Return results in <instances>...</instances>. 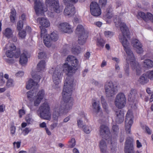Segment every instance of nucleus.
Wrapping results in <instances>:
<instances>
[{"mask_svg": "<svg viewBox=\"0 0 153 153\" xmlns=\"http://www.w3.org/2000/svg\"><path fill=\"white\" fill-rule=\"evenodd\" d=\"M117 27H120L122 33L120 34L119 39L120 42L123 46L126 54L124 56L126 63L124 67L125 73L128 75L129 73V66L130 64L133 70H135L137 75H139L141 73V69L138 63L136 61L132 51L130 48V34L128 28L125 23L119 20L118 22H115Z\"/></svg>", "mask_w": 153, "mask_h": 153, "instance_id": "f257e3e1", "label": "nucleus"}, {"mask_svg": "<svg viewBox=\"0 0 153 153\" xmlns=\"http://www.w3.org/2000/svg\"><path fill=\"white\" fill-rule=\"evenodd\" d=\"M74 85L73 79L68 76L65 81L62 93V100L59 106L55 105L53 109V117L54 119H57L59 116L66 114L72 109L73 102L71 96Z\"/></svg>", "mask_w": 153, "mask_h": 153, "instance_id": "f03ea898", "label": "nucleus"}, {"mask_svg": "<svg viewBox=\"0 0 153 153\" xmlns=\"http://www.w3.org/2000/svg\"><path fill=\"white\" fill-rule=\"evenodd\" d=\"M79 66L78 61L76 58L72 56H69L63 64H61L56 67L51 68L49 72L52 75V79L55 85L54 88L59 87V84L61 82L63 71L66 74L73 73L77 69Z\"/></svg>", "mask_w": 153, "mask_h": 153, "instance_id": "7ed1b4c3", "label": "nucleus"}, {"mask_svg": "<svg viewBox=\"0 0 153 153\" xmlns=\"http://www.w3.org/2000/svg\"><path fill=\"white\" fill-rule=\"evenodd\" d=\"M36 78H33L34 79H30L27 82L26 88L30 89L33 88V90L27 92V97L28 99L31 103H33L35 106H38L42 100L45 96L44 91L41 90L37 92V88L39 87L38 84L41 78L40 75H36Z\"/></svg>", "mask_w": 153, "mask_h": 153, "instance_id": "20e7f679", "label": "nucleus"}, {"mask_svg": "<svg viewBox=\"0 0 153 153\" xmlns=\"http://www.w3.org/2000/svg\"><path fill=\"white\" fill-rule=\"evenodd\" d=\"M45 2L48 9L47 13L49 16L53 17L54 12L59 13L62 11L63 8L59 6L58 0H46Z\"/></svg>", "mask_w": 153, "mask_h": 153, "instance_id": "39448f33", "label": "nucleus"}, {"mask_svg": "<svg viewBox=\"0 0 153 153\" xmlns=\"http://www.w3.org/2000/svg\"><path fill=\"white\" fill-rule=\"evenodd\" d=\"M38 115L41 118L50 120L51 118L50 108L48 103L45 102L40 105L37 112Z\"/></svg>", "mask_w": 153, "mask_h": 153, "instance_id": "423d86ee", "label": "nucleus"}, {"mask_svg": "<svg viewBox=\"0 0 153 153\" xmlns=\"http://www.w3.org/2000/svg\"><path fill=\"white\" fill-rule=\"evenodd\" d=\"M41 36L42 37H43L45 44L47 47L51 46V40L55 41L58 38V35L56 32H52L50 36L47 34L46 30L45 28L41 29Z\"/></svg>", "mask_w": 153, "mask_h": 153, "instance_id": "0eeeda50", "label": "nucleus"}, {"mask_svg": "<svg viewBox=\"0 0 153 153\" xmlns=\"http://www.w3.org/2000/svg\"><path fill=\"white\" fill-rule=\"evenodd\" d=\"M100 133L101 135L103 136L100 143H112L111 139L110 138L109 131L107 126L104 125H102L100 126Z\"/></svg>", "mask_w": 153, "mask_h": 153, "instance_id": "6e6552de", "label": "nucleus"}, {"mask_svg": "<svg viewBox=\"0 0 153 153\" xmlns=\"http://www.w3.org/2000/svg\"><path fill=\"white\" fill-rule=\"evenodd\" d=\"M16 46L14 45L11 43L10 42H8L5 45V47L4 48V50L6 51L5 54L7 57L10 58H12L14 56L16 58H17L19 56V52L17 53L16 55L15 54L16 52Z\"/></svg>", "mask_w": 153, "mask_h": 153, "instance_id": "1a4fd4ad", "label": "nucleus"}, {"mask_svg": "<svg viewBox=\"0 0 153 153\" xmlns=\"http://www.w3.org/2000/svg\"><path fill=\"white\" fill-rule=\"evenodd\" d=\"M114 105L119 108H123L126 103L125 95L123 93H119L116 95L114 102Z\"/></svg>", "mask_w": 153, "mask_h": 153, "instance_id": "9d476101", "label": "nucleus"}, {"mask_svg": "<svg viewBox=\"0 0 153 153\" xmlns=\"http://www.w3.org/2000/svg\"><path fill=\"white\" fill-rule=\"evenodd\" d=\"M34 1V9L36 14L38 16L43 15L48 9L43 5L42 2L38 0H33Z\"/></svg>", "mask_w": 153, "mask_h": 153, "instance_id": "9b49d317", "label": "nucleus"}, {"mask_svg": "<svg viewBox=\"0 0 153 153\" xmlns=\"http://www.w3.org/2000/svg\"><path fill=\"white\" fill-rule=\"evenodd\" d=\"M133 118L132 111L129 110L126 114L125 121V130L127 133H130L131 128L133 123Z\"/></svg>", "mask_w": 153, "mask_h": 153, "instance_id": "f8f14e48", "label": "nucleus"}, {"mask_svg": "<svg viewBox=\"0 0 153 153\" xmlns=\"http://www.w3.org/2000/svg\"><path fill=\"white\" fill-rule=\"evenodd\" d=\"M105 89L106 96L107 97H112L116 93V89L112 81H109L106 82Z\"/></svg>", "mask_w": 153, "mask_h": 153, "instance_id": "ddd939ff", "label": "nucleus"}, {"mask_svg": "<svg viewBox=\"0 0 153 153\" xmlns=\"http://www.w3.org/2000/svg\"><path fill=\"white\" fill-rule=\"evenodd\" d=\"M46 68V62L44 60H41L39 62L37 65L36 68L33 69L31 74L32 77L33 78H36L35 75H40L39 72L43 71Z\"/></svg>", "mask_w": 153, "mask_h": 153, "instance_id": "4468645a", "label": "nucleus"}, {"mask_svg": "<svg viewBox=\"0 0 153 153\" xmlns=\"http://www.w3.org/2000/svg\"><path fill=\"white\" fill-rule=\"evenodd\" d=\"M58 27L59 31L63 33H70L73 31L72 26L67 22L59 23Z\"/></svg>", "mask_w": 153, "mask_h": 153, "instance_id": "2eb2a0df", "label": "nucleus"}, {"mask_svg": "<svg viewBox=\"0 0 153 153\" xmlns=\"http://www.w3.org/2000/svg\"><path fill=\"white\" fill-rule=\"evenodd\" d=\"M90 11L93 16L97 17L101 14V11L98 4L96 2H92L90 5Z\"/></svg>", "mask_w": 153, "mask_h": 153, "instance_id": "dca6fc26", "label": "nucleus"}, {"mask_svg": "<svg viewBox=\"0 0 153 153\" xmlns=\"http://www.w3.org/2000/svg\"><path fill=\"white\" fill-rule=\"evenodd\" d=\"M131 44L138 53L140 54L143 52V50L142 48V44L138 39H132Z\"/></svg>", "mask_w": 153, "mask_h": 153, "instance_id": "f3484780", "label": "nucleus"}, {"mask_svg": "<svg viewBox=\"0 0 153 153\" xmlns=\"http://www.w3.org/2000/svg\"><path fill=\"white\" fill-rule=\"evenodd\" d=\"M37 21L39 25H41L40 27L41 30L42 29L44 28L43 27H48L50 26V23L49 20L45 17L38 18Z\"/></svg>", "mask_w": 153, "mask_h": 153, "instance_id": "a211bd4d", "label": "nucleus"}, {"mask_svg": "<svg viewBox=\"0 0 153 153\" xmlns=\"http://www.w3.org/2000/svg\"><path fill=\"white\" fill-rule=\"evenodd\" d=\"M68 4H65L66 6L64 10V13L65 15L71 17L75 14V10L73 6L68 5Z\"/></svg>", "mask_w": 153, "mask_h": 153, "instance_id": "6ab92c4d", "label": "nucleus"}, {"mask_svg": "<svg viewBox=\"0 0 153 153\" xmlns=\"http://www.w3.org/2000/svg\"><path fill=\"white\" fill-rule=\"evenodd\" d=\"M116 122L118 123H120L123 122L124 120V112L118 110L116 112Z\"/></svg>", "mask_w": 153, "mask_h": 153, "instance_id": "aec40b11", "label": "nucleus"}, {"mask_svg": "<svg viewBox=\"0 0 153 153\" xmlns=\"http://www.w3.org/2000/svg\"><path fill=\"white\" fill-rule=\"evenodd\" d=\"M92 108L93 112L96 114L99 112L101 109L99 101L98 100H94L93 101Z\"/></svg>", "mask_w": 153, "mask_h": 153, "instance_id": "412c9836", "label": "nucleus"}, {"mask_svg": "<svg viewBox=\"0 0 153 153\" xmlns=\"http://www.w3.org/2000/svg\"><path fill=\"white\" fill-rule=\"evenodd\" d=\"M87 38V33H83V34L78 35V43L81 45H84L86 43Z\"/></svg>", "mask_w": 153, "mask_h": 153, "instance_id": "4be33fe9", "label": "nucleus"}, {"mask_svg": "<svg viewBox=\"0 0 153 153\" xmlns=\"http://www.w3.org/2000/svg\"><path fill=\"white\" fill-rule=\"evenodd\" d=\"M13 30L10 28H6L3 31V35L8 39L12 38L13 37Z\"/></svg>", "mask_w": 153, "mask_h": 153, "instance_id": "5701e85b", "label": "nucleus"}, {"mask_svg": "<svg viewBox=\"0 0 153 153\" xmlns=\"http://www.w3.org/2000/svg\"><path fill=\"white\" fill-rule=\"evenodd\" d=\"M27 125V123L25 122H23L21 124L22 132V134L25 136L27 135L31 131V129L30 128H25Z\"/></svg>", "mask_w": 153, "mask_h": 153, "instance_id": "b1692460", "label": "nucleus"}, {"mask_svg": "<svg viewBox=\"0 0 153 153\" xmlns=\"http://www.w3.org/2000/svg\"><path fill=\"white\" fill-rule=\"evenodd\" d=\"M27 53L25 51L24 53L21 54L20 56L19 62L20 64L22 65H25L27 62Z\"/></svg>", "mask_w": 153, "mask_h": 153, "instance_id": "393cba45", "label": "nucleus"}, {"mask_svg": "<svg viewBox=\"0 0 153 153\" xmlns=\"http://www.w3.org/2000/svg\"><path fill=\"white\" fill-rule=\"evenodd\" d=\"M143 66L145 68H150L153 67V61L149 59H146L143 63Z\"/></svg>", "mask_w": 153, "mask_h": 153, "instance_id": "a878e982", "label": "nucleus"}, {"mask_svg": "<svg viewBox=\"0 0 153 153\" xmlns=\"http://www.w3.org/2000/svg\"><path fill=\"white\" fill-rule=\"evenodd\" d=\"M124 151L125 153H134L133 144H125Z\"/></svg>", "mask_w": 153, "mask_h": 153, "instance_id": "bb28decb", "label": "nucleus"}, {"mask_svg": "<svg viewBox=\"0 0 153 153\" xmlns=\"http://www.w3.org/2000/svg\"><path fill=\"white\" fill-rule=\"evenodd\" d=\"M139 81L143 84L147 83L149 81V78L146 74H144L141 76L139 78Z\"/></svg>", "mask_w": 153, "mask_h": 153, "instance_id": "cd10ccee", "label": "nucleus"}, {"mask_svg": "<svg viewBox=\"0 0 153 153\" xmlns=\"http://www.w3.org/2000/svg\"><path fill=\"white\" fill-rule=\"evenodd\" d=\"M76 33L78 35L83 34V33H87L85 32L83 26L81 25H78L76 30Z\"/></svg>", "mask_w": 153, "mask_h": 153, "instance_id": "c85d7f7f", "label": "nucleus"}, {"mask_svg": "<svg viewBox=\"0 0 153 153\" xmlns=\"http://www.w3.org/2000/svg\"><path fill=\"white\" fill-rule=\"evenodd\" d=\"M101 102L102 108L106 112L108 111V104L106 102L104 97L102 96L101 97Z\"/></svg>", "mask_w": 153, "mask_h": 153, "instance_id": "c756f323", "label": "nucleus"}, {"mask_svg": "<svg viewBox=\"0 0 153 153\" xmlns=\"http://www.w3.org/2000/svg\"><path fill=\"white\" fill-rule=\"evenodd\" d=\"M72 52L75 54L80 53L82 51L81 48L79 46H74L71 49Z\"/></svg>", "mask_w": 153, "mask_h": 153, "instance_id": "7c9ffc66", "label": "nucleus"}, {"mask_svg": "<svg viewBox=\"0 0 153 153\" xmlns=\"http://www.w3.org/2000/svg\"><path fill=\"white\" fill-rule=\"evenodd\" d=\"M25 120L27 124H30L32 123L34 121L32 117V115L30 114H27L25 117Z\"/></svg>", "mask_w": 153, "mask_h": 153, "instance_id": "2f4dec72", "label": "nucleus"}, {"mask_svg": "<svg viewBox=\"0 0 153 153\" xmlns=\"http://www.w3.org/2000/svg\"><path fill=\"white\" fill-rule=\"evenodd\" d=\"M144 20L146 22L150 21L153 22V15L150 13H147L146 14Z\"/></svg>", "mask_w": 153, "mask_h": 153, "instance_id": "473e14b6", "label": "nucleus"}, {"mask_svg": "<svg viewBox=\"0 0 153 153\" xmlns=\"http://www.w3.org/2000/svg\"><path fill=\"white\" fill-rule=\"evenodd\" d=\"M16 12L15 10L14 9H12L11 10L10 15V19L11 21L12 22H14L16 19Z\"/></svg>", "mask_w": 153, "mask_h": 153, "instance_id": "72a5a7b5", "label": "nucleus"}, {"mask_svg": "<svg viewBox=\"0 0 153 153\" xmlns=\"http://www.w3.org/2000/svg\"><path fill=\"white\" fill-rule=\"evenodd\" d=\"M14 85L15 82L13 79H9L7 81L6 86L7 88L13 87Z\"/></svg>", "mask_w": 153, "mask_h": 153, "instance_id": "f704fd0d", "label": "nucleus"}, {"mask_svg": "<svg viewBox=\"0 0 153 153\" xmlns=\"http://www.w3.org/2000/svg\"><path fill=\"white\" fill-rule=\"evenodd\" d=\"M82 128L84 132L87 134L89 133L91 131V126L85 125Z\"/></svg>", "mask_w": 153, "mask_h": 153, "instance_id": "c9c22d12", "label": "nucleus"}, {"mask_svg": "<svg viewBox=\"0 0 153 153\" xmlns=\"http://www.w3.org/2000/svg\"><path fill=\"white\" fill-rule=\"evenodd\" d=\"M104 35L106 38L110 39L113 36L114 33L110 31H105L104 32Z\"/></svg>", "mask_w": 153, "mask_h": 153, "instance_id": "e433bc0d", "label": "nucleus"}, {"mask_svg": "<svg viewBox=\"0 0 153 153\" xmlns=\"http://www.w3.org/2000/svg\"><path fill=\"white\" fill-rule=\"evenodd\" d=\"M112 9H110L109 10L107 9L105 14V16L106 17L110 19L112 16Z\"/></svg>", "mask_w": 153, "mask_h": 153, "instance_id": "4c0bfd02", "label": "nucleus"}, {"mask_svg": "<svg viewBox=\"0 0 153 153\" xmlns=\"http://www.w3.org/2000/svg\"><path fill=\"white\" fill-rule=\"evenodd\" d=\"M146 13L142 11H139L137 13V16L138 19L141 18L144 20L146 16Z\"/></svg>", "mask_w": 153, "mask_h": 153, "instance_id": "58836bf2", "label": "nucleus"}, {"mask_svg": "<svg viewBox=\"0 0 153 153\" xmlns=\"http://www.w3.org/2000/svg\"><path fill=\"white\" fill-rule=\"evenodd\" d=\"M25 113L26 112L24 107H22L21 109L19 110L18 114L20 118H22L23 115L25 114Z\"/></svg>", "mask_w": 153, "mask_h": 153, "instance_id": "ea45409f", "label": "nucleus"}, {"mask_svg": "<svg viewBox=\"0 0 153 153\" xmlns=\"http://www.w3.org/2000/svg\"><path fill=\"white\" fill-rule=\"evenodd\" d=\"M5 80L3 77V74L0 73V86H2L4 85L5 83Z\"/></svg>", "mask_w": 153, "mask_h": 153, "instance_id": "a19ab883", "label": "nucleus"}, {"mask_svg": "<svg viewBox=\"0 0 153 153\" xmlns=\"http://www.w3.org/2000/svg\"><path fill=\"white\" fill-rule=\"evenodd\" d=\"M23 26V23L22 21H19L17 24V29L19 30H21Z\"/></svg>", "mask_w": 153, "mask_h": 153, "instance_id": "79ce46f5", "label": "nucleus"}, {"mask_svg": "<svg viewBox=\"0 0 153 153\" xmlns=\"http://www.w3.org/2000/svg\"><path fill=\"white\" fill-rule=\"evenodd\" d=\"M24 74V72L23 71H19L15 73V75L16 77L20 78L23 76Z\"/></svg>", "mask_w": 153, "mask_h": 153, "instance_id": "37998d69", "label": "nucleus"}, {"mask_svg": "<svg viewBox=\"0 0 153 153\" xmlns=\"http://www.w3.org/2000/svg\"><path fill=\"white\" fill-rule=\"evenodd\" d=\"M148 78L150 79H153V70L148 71L146 73Z\"/></svg>", "mask_w": 153, "mask_h": 153, "instance_id": "c03bdc74", "label": "nucleus"}, {"mask_svg": "<svg viewBox=\"0 0 153 153\" xmlns=\"http://www.w3.org/2000/svg\"><path fill=\"white\" fill-rule=\"evenodd\" d=\"M19 36L21 39H24L26 36V32L24 30H20L19 33Z\"/></svg>", "mask_w": 153, "mask_h": 153, "instance_id": "a18cd8bd", "label": "nucleus"}, {"mask_svg": "<svg viewBox=\"0 0 153 153\" xmlns=\"http://www.w3.org/2000/svg\"><path fill=\"white\" fill-rule=\"evenodd\" d=\"M64 2L65 4H75L76 3L78 0H64Z\"/></svg>", "mask_w": 153, "mask_h": 153, "instance_id": "49530a36", "label": "nucleus"}, {"mask_svg": "<svg viewBox=\"0 0 153 153\" xmlns=\"http://www.w3.org/2000/svg\"><path fill=\"white\" fill-rule=\"evenodd\" d=\"M143 129L145 131V132L148 134H152V131L149 128L145 125L143 127Z\"/></svg>", "mask_w": 153, "mask_h": 153, "instance_id": "de8ad7c7", "label": "nucleus"}, {"mask_svg": "<svg viewBox=\"0 0 153 153\" xmlns=\"http://www.w3.org/2000/svg\"><path fill=\"white\" fill-rule=\"evenodd\" d=\"M105 44V42L102 39L99 40L97 43V45L98 46L102 47L104 46Z\"/></svg>", "mask_w": 153, "mask_h": 153, "instance_id": "09e8293b", "label": "nucleus"}, {"mask_svg": "<svg viewBox=\"0 0 153 153\" xmlns=\"http://www.w3.org/2000/svg\"><path fill=\"white\" fill-rule=\"evenodd\" d=\"M45 53L42 51L38 52V57L39 59H42L44 57Z\"/></svg>", "mask_w": 153, "mask_h": 153, "instance_id": "8fccbe9b", "label": "nucleus"}, {"mask_svg": "<svg viewBox=\"0 0 153 153\" xmlns=\"http://www.w3.org/2000/svg\"><path fill=\"white\" fill-rule=\"evenodd\" d=\"M77 124L78 127L79 128H83V126H85L83 125V123L82 121L81 120H78L77 121Z\"/></svg>", "mask_w": 153, "mask_h": 153, "instance_id": "3c124183", "label": "nucleus"}, {"mask_svg": "<svg viewBox=\"0 0 153 153\" xmlns=\"http://www.w3.org/2000/svg\"><path fill=\"white\" fill-rule=\"evenodd\" d=\"M135 91L134 90H132L130 93V94L128 95V100H130L131 97H134L135 95Z\"/></svg>", "mask_w": 153, "mask_h": 153, "instance_id": "603ef678", "label": "nucleus"}, {"mask_svg": "<svg viewBox=\"0 0 153 153\" xmlns=\"http://www.w3.org/2000/svg\"><path fill=\"white\" fill-rule=\"evenodd\" d=\"M133 142L134 140L131 137H128L127 138L126 143H132Z\"/></svg>", "mask_w": 153, "mask_h": 153, "instance_id": "864d4df0", "label": "nucleus"}, {"mask_svg": "<svg viewBox=\"0 0 153 153\" xmlns=\"http://www.w3.org/2000/svg\"><path fill=\"white\" fill-rule=\"evenodd\" d=\"M10 131L11 133L12 134H14L15 132L16 128L13 126H12L10 128Z\"/></svg>", "mask_w": 153, "mask_h": 153, "instance_id": "5fc2aeb1", "label": "nucleus"}, {"mask_svg": "<svg viewBox=\"0 0 153 153\" xmlns=\"http://www.w3.org/2000/svg\"><path fill=\"white\" fill-rule=\"evenodd\" d=\"M107 0H99V3L100 5L104 6L106 4Z\"/></svg>", "mask_w": 153, "mask_h": 153, "instance_id": "6e6d98bb", "label": "nucleus"}, {"mask_svg": "<svg viewBox=\"0 0 153 153\" xmlns=\"http://www.w3.org/2000/svg\"><path fill=\"white\" fill-rule=\"evenodd\" d=\"M118 128L116 125L113 126L112 128V130L114 132H117L118 130Z\"/></svg>", "mask_w": 153, "mask_h": 153, "instance_id": "4d7b16f0", "label": "nucleus"}, {"mask_svg": "<svg viewBox=\"0 0 153 153\" xmlns=\"http://www.w3.org/2000/svg\"><path fill=\"white\" fill-rule=\"evenodd\" d=\"M102 23L100 22H94V25L100 27L101 26Z\"/></svg>", "mask_w": 153, "mask_h": 153, "instance_id": "13d9d810", "label": "nucleus"}, {"mask_svg": "<svg viewBox=\"0 0 153 153\" xmlns=\"http://www.w3.org/2000/svg\"><path fill=\"white\" fill-rule=\"evenodd\" d=\"M5 106L3 104L0 105V112H3L5 110Z\"/></svg>", "mask_w": 153, "mask_h": 153, "instance_id": "bf43d9fd", "label": "nucleus"}, {"mask_svg": "<svg viewBox=\"0 0 153 153\" xmlns=\"http://www.w3.org/2000/svg\"><path fill=\"white\" fill-rule=\"evenodd\" d=\"M6 60V62L8 63H12L13 62V60L11 58L7 59Z\"/></svg>", "mask_w": 153, "mask_h": 153, "instance_id": "052dcab7", "label": "nucleus"}, {"mask_svg": "<svg viewBox=\"0 0 153 153\" xmlns=\"http://www.w3.org/2000/svg\"><path fill=\"white\" fill-rule=\"evenodd\" d=\"M106 64L107 63L106 61L105 60H103L101 64V67L102 68L104 67L106 65Z\"/></svg>", "mask_w": 153, "mask_h": 153, "instance_id": "680f3d73", "label": "nucleus"}, {"mask_svg": "<svg viewBox=\"0 0 153 153\" xmlns=\"http://www.w3.org/2000/svg\"><path fill=\"white\" fill-rule=\"evenodd\" d=\"M69 142L71 143H76V140L74 138H73L69 141Z\"/></svg>", "mask_w": 153, "mask_h": 153, "instance_id": "e2e57ef3", "label": "nucleus"}, {"mask_svg": "<svg viewBox=\"0 0 153 153\" xmlns=\"http://www.w3.org/2000/svg\"><path fill=\"white\" fill-rule=\"evenodd\" d=\"M112 60L115 61L117 63H118L119 62V60L118 58L112 57Z\"/></svg>", "mask_w": 153, "mask_h": 153, "instance_id": "0e129e2a", "label": "nucleus"}, {"mask_svg": "<svg viewBox=\"0 0 153 153\" xmlns=\"http://www.w3.org/2000/svg\"><path fill=\"white\" fill-rule=\"evenodd\" d=\"M70 119V117L68 116L65 117L64 120L63 121L65 123H66L68 122Z\"/></svg>", "mask_w": 153, "mask_h": 153, "instance_id": "69168bd1", "label": "nucleus"}, {"mask_svg": "<svg viewBox=\"0 0 153 153\" xmlns=\"http://www.w3.org/2000/svg\"><path fill=\"white\" fill-rule=\"evenodd\" d=\"M57 126V124L55 123L51 124V129H53Z\"/></svg>", "mask_w": 153, "mask_h": 153, "instance_id": "338daca9", "label": "nucleus"}, {"mask_svg": "<svg viewBox=\"0 0 153 153\" xmlns=\"http://www.w3.org/2000/svg\"><path fill=\"white\" fill-rule=\"evenodd\" d=\"M90 53L88 52H87L86 53L85 56L87 59H88L90 57Z\"/></svg>", "mask_w": 153, "mask_h": 153, "instance_id": "774afa93", "label": "nucleus"}]
</instances>
